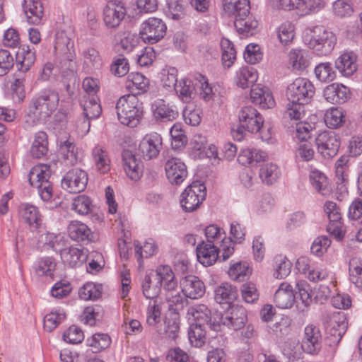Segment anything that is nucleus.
I'll use <instances>...</instances> for the list:
<instances>
[{
    "label": "nucleus",
    "instance_id": "nucleus-1",
    "mask_svg": "<svg viewBox=\"0 0 362 362\" xmlns=\"http://www.w3.org/2000/svg\"><path fill=\"white\" fill-rule=\"evenodd\" d=\"M315 93L313 83L305 78L295 79L288 87L286 96L288 100L284 118L298 120L305 114L304 105L310 103Z\"/></svg>",
    "mask_w": 362,
    "mask_h": 362
},
{
    "label": "nucleus",
    "instance_id": "nucleus-2",
    "mask_svg": "<svg viewBox=\"0 0 362 362\" xmlns=\"http://www.w3.org/2000/svg\"><path fill=\"white\" fill-rule=\"evenodd\" d=\"M177 281L169 266H160L156 272L146 274L142 281V291L146 298L153 300H158V296L163 286L168 291H174L177 288Z\"/></svg>",
    "mask_w": 362,
    "mask_h": 362
},
{
    "label": "nucleus",
    "instance_id": "nucleus-3",
    "mask_svg": "<svg viewBox=\"0 0 362 362\" xmlns=\"http://www.w3.org/2000/svg\"><path fill=\"white\" fill-rule=\"evenodd\" d=\"M305 43L314 49L318 55L326 56L334 47L336 37L322 25H317L305 30L303 36Z\"/></svg>",
    "mask_w": 362,
    "mask_h": 362
},
{
    "label": "nucleus",
    "instance_id": "nucleus-4",
    "mask_svg": "<svg viewBox=\"0 0 362 362\" xmlns=\"http://www.w3.org/2000/svg\"><path fill=\"white\" fill-rule=\"evenodd\" d=\"M57 92L47 89L32 100L30 111L39 120H45L57 109L59 104Z\"/></svg>",
    "mask_w": 362,
    "mask_h": 362
},
{
    "label": "nucleus",
    "instance_id": "nucleus-5",
    "mask_svg": "<svg viewBox=\"0 0 362 362\" xmlns=\"http://www.w3.org/2000/svg\"><path fill=\"white\" fill-rule=\"evenodd\" d=\"M206 187L199 181L193 182L181 194L180 204L185 212L196 211L205 199Z\"/></svg>",
    "mask_w": 362,
    "mask_h": 362
},
{
    "label": "nucleus",
    "instance_id": "nucleus-6",
    "mask_svg": "<svg viewBox=\"0 0 362 362\" xmlns=\"http://www.w3.org/2000/svg\"><path fill=\"white\" fill-rule=\"evenodd\" d=\"M166 30V25L161 19L149 18L141 24L140 35L144 42L154 44L165 36Z\"/></svg>",
    "mask_w": 362,
    "mask_h": 362
},
{
    "label": "nucleus",
    "instance_id": "nucleus-7",
    "mask_svg": "<svg viewBox=\"0 0 362 362\" xmlns=\"http://www.w3.org/2000/svg\"><path fill=\"white\" fill-rule=\"evenodd\" d=\"M315 144L318 152L325 158L337 155L340 146L339 137L332 131L319 134L315 138Z\"/></svg>",
    "mask_w": 362,
    "mask_h": 362
},
{
    "label": "nucleus",
    "instance_id": "nucleus-8",
    "mask_svg": "<svg viewBox=\"0 0 362 362\" xmlns=\"http://www.w3.org/2000/svg\"><path fill=\"white\" fill-rule=\"evenodd\" d=\"M187 315H192L197 323H204L211 330L218 332L221 329V324L218 321L219 313L211 315V310L203 304H198L189 308Z\"/></svg>",
    "mask_w": 362,
    "mask_h": 362
},
{
    "label": "nucleus",
    "instance_id": "nucleus-9",
    "mask_svg": "<svg viewBox=\"0 0 362 362\" xmlns=\"http://www.w3.org/2000/svg\"><path fill=\"white\" fill-rule=\"evenodd\" d=\"M87 182V173L80 168H73L64 176L62 187L70 193H79L86 189Z\"/></svg>",
    "mask_w": 362,
    "mask_h": 362
},
{
    "label": "nucleus",
    "instance_id": "nucleus-10",
    "mask_svg": "<svg viewBox=\"0 0 362 362\" xmlns=\"http://www.w3.org/2000/svg\"><path fill=\"white\" fill-rule=\"evenodd\" d=\"M247 320L245 309L238 305L231 306L224 314L219 313L218 317V321L221 322V327L225 325L235 330L243 328Z\"/></svg>",
    "mask_w": 362,
    "mask_h": 362
},
{
    "label": "nucleus",
    "instance_id": "nucleus-11",
    "mask_svg": "<svg viewBox=\"0 0 362 362\" xmlns=\"http://www.w3.org/2000/svg\"><path fill=\"white\" fill-rule=\"evenodd\" d=\"M239 122L251 133L258 132L263 125V118L252 106L243 107L239 112Z\"/></svg>",
    "mask_w": 362,
    "mask_h": 362
},
{
    "label": "nucleus",
    "instance_id": "nucleus-12",
    "mask_svg": "<svg viewBox=\"0 0 362 362\" xmlns=\"http://www.w3.org/2000/svg\"><path fill=\"white\" fill-rule=\"evenodd\" d=\"M162 148V138L160 134L153 133L146 135L139 146V153L145 160H151L158 156Z\"/></svg>",
    "mask_w": 362,
    "mask_h": 362
},
{
    "label": "nucleus",
    "instance_id": "nucleus-13",
    "mask_svg": "<svg viewBox=\"0 0 362 362\" xmlns=\"http://www.w3.org/2000/svg\"><path fill=\"white\" fill-rule=\"evenodd\" d=\"M325 211L327 214L329 220V223L327 226V231L334 235L337 240L343 238L344 234L341 229V215L340 209L337 206V204L327 201L325 204Z\"/></svg>",
    "mask_w": 362,
    "mask_h": 362
},
{
    "label": "nucleus",
    "instance_id": "nucleus-14",
    "mask_svg": "<svg viewBox=\"0 0 362 362\" xmlns=\"http://www.w3.org/2000/svg\"><path fill=\"white\" fill-rule=\"evenodd\" d=\"M126 15V8L120 2L109 1L103 10L105 25L115 28L119 25Z\"/></svg>",
    "mask_w": 362,
    "mask_h": 362
},
{
    "label": "nucleus",
    "instance_id": "nucleus-15",
    "mask_svg": "<svg viewBox=\"0 0 362 362\" xmlns=\"http://www.w3.org/2000/svg\"><path fill=\"white\" fill-rule=\"evenodd\" d=\"M321 340L322 335L320 329L313 325H308L305 328L301 348L305 353L316 354L321 349Z\"/></svg>",
    "mask_w": 362,
    "mask_h": 362
},
{
    "label": "nucleus",
    "instance_id": "nucleus-16",
    "mask_svg": "<svg viewBox=\"0 0 362 362\" xmlns=\"http://www.w3.org/2000/svg\"><path fill=\"white\" fill-rule=\"evenodd\" d=\"M153 115L157 122H168L176 119L179 112L173 105H170L162 99H158L151 105Z\"/></svg>",
    "mask_w": 362,
    "mask_h": 362
},
{
    "label": "nucleus",
    "instance_id": "nucleus-17",
    "mask_svg": "<svg viewBox=\"0 0 362 362\" xmlns=\"http://www.w3.org/2000/svg\"><path fill=\"white\" fill-rule=\"evenodd\" d=\"M166 176L172 184L180 185L187 175V167L180 158H172L165 165Z\"/></svg>",
    "mask_w": 362,
    "mask_h": 362
},
{
    "label": "nucleus",
    "instance_id": "nucleus-18",
    "mask_svg": "<svg viewBox=\"0 0 362 362\" xmlns=\"http://www.w3.org/2000/svg\"><path fill=\"white\" fill-rule=\"evenodd\" d=\"M199 262L205 267L212 265L218 259L223 258L221 248L219 252L216 247L211 243L202 241L196 249Z\"/></svg>",
    "mask_w": 362,
    "mask_h": 362
},
{
    "label": "nucleus",
    "instance_id": "nucleus-19",
    "mask_svg": "<svg viewBox=\"0 0 362 362\" xmlns=\"http://www.w3.org/2000/svg\"><path fill=\"white\" fill-rule=\"evenodd\" d=\"M230 235L231 238H229L227 240L223 239L221 244L223 261L228 259L234 252V247L232 246L231 242L240 243L244 240V228L238 223H232L230 225Z\"/></svg>",
    "mask_w": 362,
    "mask_h": 362
},
{
    "label": "nucleus",
    "instance_id": "nucleus-20",
    "mask_svg": "<svg viewBox=\"0 0 362 362\" xmlns=\"http://www.w3.org/2000/svg\"><path fill=\"white\" fill-rule=\"evenodd\" d=\"M182 292L188 298L195 299L202 297L205 292L204 283L196 276H187L180 281Z\"/></svg>",
    "mask_w": 362,
    "mask_h": 362
},
{
    "label": "nucleus",
    "instance_id": "nucleus-21",
    "mask_svg": "<svg viewBox=\"0 0 362 362\" xmlns=\"http://www.w3.org/2000/svg\"><path fill=\"white\" fill-rule=\"evenodd\" d=\"M250 98L252 103L259 105L262 108H272L275 105L271 90L267 87H260L259 85L252 86Z\"/></svg>",
    "mask_w": 362,
    "mask_h": 362
},
{
    "label": "nucleus",
    "instance_id": "nucleus-22",
    "mask_svg": "<svg viewBox=\"0 0 362 362\" xmlns=\"http://www.w3.org/2000/svg\"><path fill=\"white\" fill-rule=\"evenodd\" d=\"M69 237L77 242H91L93 233L88 226L79 221H71L67 228Z\"/></svg>",
    "mask_w": 362,
    "mask_h": 362
},
{
    "label": "nucleus",
    "instance_id": "nucleus-23",
    "mask_svg": "<svg viewBox=\"0 0 362 362\" xmlns=\"http://www.w3.org/2000/svg\"><path fill=\"white\" fill-rule=\"evenodd\" d=\"M122 156L124 169L128 177L133 180L139 179L142 173V165L135 155L129 150H124Z\"/></svg>",
    "mask_w": 362,
    "mask_h": 362
},
{
    "label": "nucleus",
    "instance_id": "nucleus-24",
    "mask_svg": "<svg viewBox=\"0 0 362 362\" xmlns=\"http://www.w3.org/2000/svg\"><path fill=\"white\" fill-rule=\"evenodd\" d=\"M335 68L344 76H351L357 70L356 55L344 52L336 59Z\"/></svg>",
    "mask_w": 362,
    "mask_h": 362
},
{
    "label": "nucleus",
    "instance_id": "nucleus-25",
    "mask_svg": "<svg viewBox=\"0 0 362 362\" xmlns=\"http://www.w3.org/2000/svg\"><path fill=\"white\" fill-rule=\"evenodd\" d=\"M23 10L29 23L37 25L41 22L43 6L39 0H24Z\"/></svg>",
    "mask_w": 362,
    "mask_h": 362
},
{
    "label": "nucleus",
    "instance_id": "nucleus-26",
    "mask_svg": "<svg viewBox=\"0 0 362 362\" xmlns=\"http://www.w3.org/2000/svg\"><path fill=\"white\" fill-rule=\"evenodd\" d=\"M149 86V80L143 74L136 72L128 75L126 81V88L130 91V94L141 95L147 91Z\"/></svg>",
    "mask_w": 362,
    "mask_h": 362
},
{
    "label": "nucleus",
    "instance_id": "nucleus-27",
    "mask_svg": "<svg viewBox=\"0 0 362 362\" xmlns=\"http://www.w3.org/2000/svg\"><path fill=\"white\" fill-rule=\"evenodd\" d=\"M295 298L292 286L286 282L281 284L274 296L276 306L283 309L291 308Z\"/></svg>",
    "mask_w": 362,
    "mask_h": 362
},
{
    "label": "nucleus",
    "instance_id": "nucleus-28",
    "mask_svg": "<svg viewBox=\"0 0 362 362\" xmlns=\"http://www.w3.org/2000/svg\"><path fill=\"white\" fill-rule=\"evenodd\" d=\"M60 255L63 262L71 267H76L86 261L87 255L83 250L69 247L60 250Z\"/></svg>",
    "mask_w": 362,
    "mask_h": 362
},
{
    "label": "nucleus",
    "instance_id": "nucleus-29",
    "mask_svg": "<svg viewBox=\"0 0 362 362\" xmlns=\"http://www.w3.org/2000/svg\"><path fill=\"white\" fill-rule=\"evenodd\" d=\"M349 89L338 83L327 86L324 90V96L331 103H344L348 98Z\"/></svg>",
    "mask_w": 362,
    "mask_h": 362
},
{
    "label": "nucleus",
    "instance_id": "nucleus-30",
    "mask_svg": "<svg viewBox=\"0 0 362 362\" xmlns=\"http://www.w3.org/2000/svg\"><path fill=\"white\" fill-rule=\"evenodd\" d=\"M171 76L172 84L175 90L182 98V100L188 101L194 97L196 86L191 80L184 78L178 81L175 75H171Z\"/></svg>",
    "mask_w": 362,
    "mask_h": 362
},
{
    "label": "nucleus",
    "instance_id": "nucleus-31",
    "mask_svg": "<svg viewBox=\"0 0 362 362\" xmlns=\"http://www.w3.org/2000/svg\"><path fill=\"white\" fill-rule=\"evenodd\" d=\"M51 176L50 166L47 164H40L34 166L28 175V180L31 186H40L41 182L47 181Z\"/></svg>",
    "mask_w": 362,
    "mask_h": 362
},
{
    "label": "nucleus",
    "instance_id": "nucleus-32",
    "mask_svg": "<svg viewBox=\"0 0 362 362\" xmlns=\"http://www.w3.org/2000/svg\"><path fill=\"white\" fill-rule=\"evenodd\" d=\"M35 61V54L29 46L23 47L16 53L18 71L25 73Z\"/></svg>",
    "mask_w": 362,
    "mask_h": 362
},
{
    "label": "nucleus",
    "instance_id": "nucleus-33",
    "mask_svg": "<svg viewBox=\"0 0 362 362\" xmlns=\"http://www.w3.org/2000/svg\"><path fill=\"white\" fill-rule=\"evenodd\" d=\"M224 12L229 16H245L250 8L249 0H221Z\"/></svg>",
    "mask_w": 362,
    "mask_h": 362
},
{
    "label": "nucleus",
    "instance_id": "nucleus-34",
    "mask_svg": "<svg viewBox=\"0 0 362 362\" xmlns=\"http://www.w3.org/2000/svg\"><path fill=\"white\" fill-rule=\"evenodd\" d=\"M83 110V115L86 119L83 122V124L90 128V120L98 118L102 112L100 105L95 100L94 98H89L86 100L82 105Z\"/></svg>",
    "mask_w": 362,
    "mask_h": 362
},
{
    "label": "nucleus",
    "instance_id": "nucleus-35",
    "mask_svg": "<svg viewBox=\"0 0 362 362\" xmlns=\"http://www.w3.org/2000/svg\"><path fill=\"white\" fill-rule=\"evenodd\" d=\"M237 296L238 291L236 288L228 283L222 284L215 290L214 299L220 304L230 303L236 299Z\"/></svg>",
    "mask_w": 362,
    "mask_h": 362
},
{
    "label": "nucleus",
    "instance_id": "nucleus-36",
    "mask_svg": "<svg viewBox=\"0 0 362 362\" xmlns=\"http://www.w3.org/2000/svg\"><path fill=\"white\" fill-rule=\"evenodd\" d=\"M23 221L30 226L37 228L41 224V218L38 209L33 205L21 204L19 208Z\"/></svg>",
    "mask_w": 362,
    "mask_h": 362
},
{
    "label": "nucleus",
    "instance_id": "nucleus-37",
    "mask_svg": "<svg viewBox=\"0 0 362 362\" xmlns=\"http://www.w3.org/2000/svg\"><path fill=\"white\" fill-rule=\"evenodd\" d=\"M204 323H195L190 325L188 337L190 343L195 347H202L206 342V329Z\"/></svg>",
    "mask_w": 362,
    "mask_h": 362
},
{
    "label": "nucleus",
    "instance_id": "nucleus-38",
    "mask_svg": "<svg viewBox=\"0 0 362 362\" xmlns=\"http://www.w3.org/2000/svg\"><path fill=\"white\" fill-rule=\"evenodd\" d=\"M48 151L47 135L45 132H38L35 134L30 154L33 158H40Z\"/></svg>",
    "mask_w": 362,
    "mask_h": 362
},
{
    "label": "nucleus",
    "instance_id": "nucleus-39",
    "mask_svg": "<svg viewBox=\"0 0 362 362\" xmlns=\"http://www.w3.org/2000/svg\"><path fill=\"white\" fill-rule=\"evenodd\" d=\"M235 80L237 86L246 88L257 80V73L252 67H242L236 72Z\"/></svg>",
    "mask_w": 362,
    "mask_h": 362
},
{
    "label": "nucleus",
    "instance_id": "nucleus-40",
    "mask_svg": "<svg viewBox=\"0 0 362 362\" xmlns=\"http://www.w3.org/2000/svg\"><path fill=\"white\" fill-rule=\"evenodd\" d=\"M266 156V153L260 150L246 148L238 155V161L243 165H254L264 160Z\"/></svg>",
    "mask_w": 362,
    "mask_h": 362
},
{
    "label": "nucleus",
    "instance_id": "nucleus-41",
    "mask_svg": "<svg viewBox=\"0 0 362 362\" xmlns=\"http://www.w3.org/2000/svg\"><path fill=\"white\" fill-rule=\"evenodd\" d=\"M59 153L66 165H73L77 163L78 151L73 142L68 140L61 142Z\"/></svg>",
    "mask_w": 362,
    "mask_h": 362
},
{
    "label": "nucleus",
    "instance_id": "nucleus-42",
    "mask_svg": "<svg viewBox=\"0 0 362 362\" xmlns=\"http://www.w3.org/2000/svg\"><path fill=\"white\" fill-rule=\"evenodd\" d=\"M290 63L298 70H303L310 64L308 52L303 49H292L288 54Z\"/></svg>",
    "mask_w": 362,
    "mask_h": 362
},
{
    "label": "nucleus",
    "instance_id": "nucleus-43",
    "mask_svg": "<svg viewBox=\"0 0 362 362\" xmlns=\"http://www.w3.org/2000/svg\"><path fill=\"white\" fill-rule=\"evenodd\" d=\"M250 10L245 16H240L238 13L235 16L234 26L240 33H248L257 28V21L249 16Z\"/></svg>",
    "mask_w": 362,
    "mask_h": 362
},
{
    "label": "nucleus",
    "instance_id": "nucleus-44",
    "mask_svg": "<svg viewBox=\"0 0 362 362\" xmlns=\"http://www.w3.org/2000/svg\"><path fill=\"white\" fill-rule=\"evenodd\" d=\"M139 107H143V103L139 100L137 96L134 94H128L120 97L118 100L116 105L117 114L124 115V112H129Z\"/></svg>",
    "mask_w": 362,
    "mask_h": 362
},
{
    "label": "nucleus",
    "instance_id": "nucleus-45",
    "mask_svg": "<svg viewBox=\"0 0 362 362\" xmlns=\"http://www.w3.org/2000/svg\"><path fill=\"white\" fill-rule=\"evenodd\" d=\"M11 90L14 100L22 101L25 96V73L18 71L13 75V80L11 84Z\"/></svg>",
    "mask_w": 362,
    "mask_h": 362
},
{
    "label": "nucleus",
    "instance_id": "nucleus-46",
    "mask_svg": "<svg viewBox=\"0 0 362 362\" xmlns=\"http://www.w3.org/2000/svg\"><path fill=\"white\" fill-rule=\"evenodd\" d=\"M325 122L329 128L337 129L345 122V115L341 108L332 107L325 115Z\"/></svg>",
    "mask_w": 362,
    "mask_h": 362
},
{
    "label": "nucleus",
    "instance_id": "nucleus-47",
    "mask_svg": "<svg viewBox=\"0 0 362 362\" xmlns=\"http://www.w3.org/2000/svg\"><path fill=\"white\" fill-rule=\"evenodd\" d=\"M349 272L350 281L357 287L362 288V259L351 258L349 263Z\"/></svg>",
    "mask_w": 362,
    "mask_h": 362
},
{
    "label": "nucleus",
    "instance_id": "nucleus-48",
    "mask_svg": "<svg viewBox=\"0 0 362 362\" xmlns=\"http://www.w3.org/2000/svg\"><path fill=\"white\" fill-rule=\"evenodd\" d=\"M280 171L278 166L273 163H267L259 170V177L262 182L268 185H272L279 177Z\"/></svg>",
    "mask_w": 362,
    "mask_h": 362
},
{
    "label": "nucleus",
    "instance_id": "nucleus-49",
    "mask_svg": "<svg viewBox=\"0 0 362 362\" xmlns=\"http://www.w3.org/2000/svg\"><path fill=\"white\" fill-rule=\"evenodd\" d=\"M73 47L74 43L64 31H59L56 33L54 50L57 54L62 55L69 54Z\"/></svg>",
    "mask_w": 362,
    "mask_h": 362
},
{
    "label": "nucleus",
    "instance_id": "nucleus-50",
    "mask_svg": "<svg viewBox=\"0 0 362 362\" xmlns=\"http://www.w3.org/2000/svg\"><path fill=\"white\" fill-rule=\"evenodd\" d=\"M86 343L93 348V352H100L110 346L111 339L107 334L95 333L86 340Z\"/></svg>",
    "mask_w": 362,
    "mask_h": 362
},
{
    "label": "nucleus",
    "instance_id": "nucleus-51",
    "mask_svg": "<svg viewBox=\"0 0 362 362\" xmlns=\"http://www.w3.org/2000/svg\"><path fill=\"white\" fill-rule=\"evenodd\" d=\"M143 108V107H135V109H132V110L124 112V115L119 113L117 114L118 119L124 125L134 127L139 123L142 117Z\"/></svg>",
    "mask_w": 362,
    "mask_h": 362
},
{
    "label": "nucleus",
    "instance_id": "nucleus-52",
    "mask_svg": "<svg viewBox=\"0 0 362 362\" xmlns=\"http://www.w3.org/2000/svg\"><path fill=\"white\" fill-rule=\"evenodd\" d=\"M222 49V62L226 67H230L236 59V51L234 45L229 40L223 38L221 41Z\"/></svg>",
    "mask_w": 362,
    "mask_h": 362
},
{
    "label": "nucleus",
    "instance_id": "nucleus-53",
    "mask_svg": "<svg viewBox=\"0 0 362 362\" xmlns=\"http://www.w3.org/2000/svg\"><path fill=\"white\" fill-rule=\"evenodd\" d=\"M274 261V277L279 279L286 277L291 273L292 263L286 257L282 255H278L275 257Z\"/></svg>",
    "mask_w": 362,
    "mask_h": 362
},
{
    "label": "nucleus",
    "instance_id": "nucleus-54",
    "mask_svg": "<svg viewBox=\"0 0 362 362\" xmlns=\"http://www.w3.org/2000/svg\"><path fill=\"white\" fill-rule=\"evenodd\" d=\"M93 207L91 199L86 195H78L73 199L72 209L80 215L89 214Z\"/></svg>",
    "mask_w": 362,
    "mask_h": 362
},
{
    "label": "nucleus",
    "instance_id": "nucleus-55",
    "mask_svg": "<svg viewBox=\"0 0 362 362\" xmlns=\"http://www.w3.org/2000/svg\"><path fill=\"white\" fill-rule=\"evenodd\" d=\"M173 291H169L170 293L167 294L166 300L168 303L169 310H173L174 313H177L187 305V297L184 293L183 295L179 293L173 294Z\"/></svg>",
    "mask_w": 362,
    "mask_h": 362
},
{
    "label": "nucleus",
    "instance_id": "nucleus-56",
    "mask_svg": "<svg viewBox=\"0 0 362 362\" xmlns=\"http://www.w3.org/2000/svg\"><path fill=\"white\" fill-rule=\"evenodd\" d=\"M93 156L98 171L105 173L110 170V160L106 152L101 148L98 146L95 147L93 150Z\"/></svg>",
    "mask_w": 362,
    "mask_h": 362
},
{
    "label": "nucleus",
    "instance_id": "nucleus-57",
    "mask_svg": "<svg viewBox=\"0 0 362 362\" xmlns=\"http://www.w3.org/2000/svg\"><path fill=\"white\" fill-rule=\"evenodd\" d=\"M310 181L315 189L321 194L329 193L327 177L320 171H313L310 175Z\"/></svg>",
    "mask_w": 362,
    "mask_h": 362
},
{
    "label": "nucleus",
    "instance_id": "nucleus-58",
    "mask_svg": "<svg viewBox=\"0 0 362 362\" xmlns=\"http://www.w3.org/2000/svg\"><path fill=\"white\" fill-rule=\"evenodd\" d=\"M59 69L63 77H74L76 69V62L71 53L64 54L59 64Z\"/></svg>",
    "mask_w": 362,
    "mask_h": 362
},
{
    "label": "nucleus",
    "instance_id": "nucleus-59",
    "mask_svg": "<svg viewBox=\"0 0 362 362\" xmlns=\"http://www.w3.org/2000/svg\"><path fill=\"white\" fill-rule=\"evenodd\" d=\"M315 74L317 78L322 82H330L335 78V72L329 62L321 63L315 66Z\"/></svg>",
    "mask_w": 362,
    "mask_h": 362
},
{
    "label": "nucleus",
    "instance_id": "nucleus-60",
    "mask_svg": "<svg viewBox=\"0 0 362 362\" xmlns=\"http://www.w3.org/2000/svg\"><path fill=\"white\" fill-rule=\"evenodd\" d=\"M165 325V334L169 339L175 340L177 337L180 330L178 313H173L169 317H167Z\"/></svg>",
    "mask_w": 362,
    "mask_h": 362
},
{
    "label": "nucleus",
    "instance_id": "nucleus-61",
    "mask_svg": "<svg viewBox=\"0 0 362 362\" xmlns=\"http://www.w3.org/2000/svg\"><path fill=\"white\" fill-rule=\"evenodd\" d=\"M228 273L230 279L237 281H243L250 271L246 263L236 262L230 267Z\"/></svg>",
    "mask_w": 362,
    "mask_h": 362
},
{
    "label": "nucleus",
    "instance_id": "nucleus-62",
    "mask_svg": "<svg viewBox=\"0 0 362 362\" xmlns=\"http://www.w3.org/2000/svg\"><path fill=\"white\" fill-rule=\"evenodd\" d=\"M296 298H299L302 303L308 306L312 302V296L310 285L307 281L301 280L296 284Z\"/></svg>",
    "mask_w": 362,
    "mask_h": 362
},
{
    "label": "nucleus",
    "instance_id": "nucleus-63",
    "mask_svg": "<svg viewBox=\"0 0 362 362\" xmlns=\"http://www.w3.org/2000/svg\"><path fill=\"white\" fill-rule=\"evenodd\" d=\"M332 7L334 13L340 18L350 16L354 12L350 0H337Z\"/></svg>",
    "mask_w": 362,
    "mask_h": 362
},
{
    "label": "nucleus",
    "instance_id": "nucleus-64",
    "mask_svg": "<svg viewBox=\"0 0 362 362\" xmlns=\"http://www.w3.org/2000/svg\"><path fill=\"white\" fill-rule=\"evenodd\" d=\"M78 295L81 299L85 300H95L100 296L101 292L95 284L90 282L79 289Z\"/></svg>",
    "mask_w": 362,
    "mask_h": 362
}]
</instances>
